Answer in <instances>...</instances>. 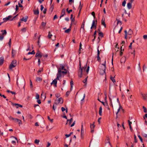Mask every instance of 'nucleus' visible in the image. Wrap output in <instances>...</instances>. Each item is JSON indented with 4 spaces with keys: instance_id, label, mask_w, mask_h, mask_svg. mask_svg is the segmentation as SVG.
<instances>
[{
    "instance_id": "obj_1",
    "label": "nucleus",
    "mask_w": 147,
    "mask_h": 147,
    "mask_svg": "<svg viewBox=\"0 0 147 147\" xmlns=\"http://www.w3.org/2000/svg\"><path fill=\"white\" fill-rule=\"evenodd\" d=\"M80 69L79 71V76L80 77H82V75L84 74V73L86 71V74H87L89 72L90 69V67L89 66H87V63H86L83 67L82 68L81 67L80 63Z\"/></svg>"
},
{
    "instance_id": "obj_2",
    "label": "nucleus",
    "mask_w": 147,
    "mask_h": 147,
    "mask_svg": "<svg viewBox=\"0 0 147 147\" xmlns=\"http://www.w3.org/2000/svg\"><path fill=\"white\" fill-rule=\"evenodd\" d=\"M106 66V60L103 64H102L100 66V73L101 75H103L105 74Z\"/></svg>"
},
{
    "instance_id": "obj_3",
    "label": "nucleus",
    "mask_w": 147,
    "mask_h": 147,
    "mask_svg": "<svg viewBox=\"0 0 147 147\" xmlns=\"http://www.w3.org/2000/svg\"><path fill=\"white\" fill-rule=\"evenodd\" d=\"M17 65V61L16 60L12 61L11 63L10 64L9 68L10 69H11L15 67Z\"/></svg>"
},
{
    "instance_id": "obj_4",
    "label": "nucleus",
    "mask_w": 147,
    "mask_h": 147,
    "mask_svg": "<svg viewBox=\"0 0 147 147\" xmlns=\"http://www.w3.org/2000/svg\"><path fill=\"white\" fill-rule=\"evenodd\" d=\"M97 20H96V21L93 20L92 22V26L91 27V29H92V28H95V29L96 27Z\"/></svg>"
},
{
    "instance_id": "obj_5",
    "label": "nucleus",
    "mask_w": 147,
    "mask_h": 147,
    "mask_svg": "<svg viewBox=\"0 0 147 147\" xmlns=\"http://www.w3.org/2000/svg\"><path fill=\"white\" fill-rule=\"evenodd\" d=\"M95 122H94L93 124H90V127L91 129V132L93 133L94 131V129L95 128Z\"/></svg>"
},
{
    "instance_id": "obj_6",
    "label": "nucleus",
    "mask_w": 147,
    "mask_h": 147,
    "mask_svg": "<svg viewBox=\"0 0 147 147\" xmlns=\"http://www.w3.org/2000/svg\"><path fill=\"white\" fill-rule=\"evenodd\" d=\"M63 99L61 97L58 99V100L55 103L56 104H58L59 103L62 104L63 103Z\"/></svg>"
},
{
    "instance_id": "obj_7",
    "label": "nucleus",
    "mask_w": 147,
    "mask_h": 147,
    "mask_svg": "<svg viewBox=\"0 0 147 147\" xmlns=\"http://www.w3.org/2000/svg\"><path fill=\"white\" fill-rule=\"evenodd\" d=\"M42 56V54L38 50L36 54L35 57H39L41 58Z\"/></svg>"
},
{
    "instance_id": "obj_8",
    "label": "nucleus",
    "mask_w": 147,
    "mask_h": 147,
    "mask_svg": "<svg viewBox=\"0 0 147 147\" xmlns=\"http://www.w3.org/2000/svg\"><path fill=\"white\" fill-rule=\"evenodd\" d=\"M61 71L60 70H58V71L57 73V77L56 78V79H58V80H59V78H60L61 76Z\"/></svg>"
},
{
    "instance_id": "obj_9",
    "label": "nucleus",
    "mask_w": 147,
    "mask_h": 147,
    "mask_svg": "<svg viewBox=\"0 0 147 147\" xmlns=\"http://www.w3.org/2000/svg\"><path fill=\"white\" fill-rule=\"evenodd\" d=\"M141 95L144 100L147 101V94L141 93Z\"/></svg>"
},
{
    "instance_id": "obj_10",
    "label": "nucleus",
    "mask_w": 147,
    "mask_h": 147,
    "mask_svg": "<svg viewBox=\"0 0 147 147\" xmlns=\"http://www.w3.org/2000/svg\"><path fill=\"white\" fill-rule=\"evenodd\" d=\"M105 18H104V17L102 18V20H101V24L102 25H103V26H104L105 28H106V24H105Z\"/></svg>"
},
{
    "instance_id": "obj_11",
    "label": "nucleus",
    "mask_w": 147,
    "mask_h": 147,
    "mask_svg": "<svg viewBox=\"0 0 147 147\" xmlns=\"http://www.w3.org/2000/svg\"><path fill=\"white\" fill-rule=\"evenodd\" d=\"M57 80H58V79H56V78L55 79H54V80L51 83V85L54 84L55 86H57Z\"/></svg>"
},
{
    "instance_id": "obj_12",
    "label": "nucleus",
    "mask_w": 147,
    "mask_h": 147,
    "mask_svg": "<svg viewBox=\"0 0 147 147\" xmlns=\"http://www.w3.org/2000/svg\"><path fill=\"white\" fill-rule=\"evenodd\" d=\"M28 17V16H26L25 18L23 17L20 20L21 21H24L25 22H26L27 21Z\"/></svg>"
},
{
    "instance_id": "obj_13",
    "label": "nucleus",
    "mask_w": 147,
    "mask_h": 147,
    "mask_svg": "<svg viewBox=\"0 0 147 147\" xmlns=\"http://www.w3.org/2000/svg\"><path fill=\"white\" fill-rule=\"evenodd\" d=\"M101 103L106 107V108L108 109L109 110H110V109L109 107V105H108V103L107 102L105 103L103 102H102Z\"/></svg>"
},
{
    "instance_id": "obj_14",
    "label": "nucleus",
    "mask_w": 147,
    "mask_h": 147,
    "mask_svg": "<svg viewBox=\"0 0 147 147\" xmlns=\"http://www.w3.org/2000/svg\"><path fill=\"white\" fill-rule=\"evenodd\" d=\"M14 122H17L19 124H22V122L19 119H18L15 118L14 120Z\"/></svg>"
},
{
    "instance_id": "obj_15",
    "label": "nucleus",
    "mask_w": 147,
    "mask_h": 147,
    "mask_svg": "<svg viewBox=\"0 0 147 147\" xmlns=\"http://www.w3.org/2000/svg\"><path fill=\"white\" fill-rule=\"evenodd\" d=\"M13 106H17L16 107L17 108H18L19 107H22V105L18 104H17V103H14L13 104Z\"/></svg>"
},
{
    "instance_id": "obj_16",
    "label": "nucleus",
    "mask_w": 147,
    "mask_h": 147,
    "mask_svg": "<svg viewBox=\"0 0 147 147\" xmlns=\"http://www.w3.org/2000/svg\"><path fill=\"white\" fill-rule=\"evenodd\" d=\"M73 119L72 118H71L70 119H67V122L66 123V125H67L68 124V122L69 121V122L68 123V124L69 125H70L71 123L72 122V121Z\"/></svg>"
},
{
    "instance_id": "obj_17",
    "label": "nucleus",
    "mask_w": 147,
    "mask_h": 147,
    "mask_svg": "<svg viewBox=\"0 0 147 147\" xmlns=\"http://www.w3.org/2000/svg\"><path fill=\"white\" fill-rule=\"evenodd\" d=\"M73 14H71V17H70V19H71V25L72 24V23H73L74 21H75V19L74 18H73Z\"/></svg>"
},
{
    "instance_id": "obj_18",
    "label": "nucleus",
    "mask_w": 147,
    "mask_h": 147,
    "mask_svg": "<svg viewBox=\"0 0 147 147\" xmlns=\"http://www.w3.org/2000/svg\"><path fill=\"white\" fill-rule=\"evenodd\" d=\"M4 58L3 57H0V65H2L4 61Z\"/></svg>"
},
{
    "instance_id": "obj_19",
    "label": "nucleus",
    "mask_w": 147,
    "mask_h": 147,
    "mask_svg": "<svg viewBox=\"0 0 147 147\" xmlns=\"http://www.w3.org/2000/svg\"><path fill=\"white\" fill-rule=\"evenodd\" d=\"M102 108L101 107H100L99 108V114L100 115L102 116Z\"/></svg>"
},
{
    "instance_id": "obj_20",
    "label": "nucleus",
    "mask_w": 147,
    "mask_h": 147,
    "mask_svg": "<svg viewBox=\"0 0 147 147\" xmlns=\"http://www.w3.org/2000/svg\"><path fill=\"white\" fill-rule=\"evenodd\" d=\"M127 7L128 9H131L132 7V3H128L127 4Z\"/></svg>"
},
{
    "instance_id": "obj_21",
    "label": "nucleus",
    "mask_w": 147,
    "mask_h": 147,
    "mask_svg": "<svg viewBox=\"0 0 147 147\" xmlns=\"http://www.w3.org/2000/svg\"><path fill=\"white\" fill-rule=\"evenodd\" d=\"M18 15V14H17V15H16V16L14 17L13 18H12L11 19H10L12 17V16H9L7 17V18H8L9 20L10 19V20L11 21V20H12L14 18H15Z\"/></svg>"
},
{
    "instance_id": "obj_22",
    "label": "nucleus",
    "mask_w": 147,
    "mask_h": 147,
    "mask_svg": "<svg viewBox=\"0 0 147 147\" xmlns=\"http://www.w3.org/2000/svg\"><path fill=\"white\" fill-rule=\"evenodd\" d=\"M64 69V66L63 65H60V67L59 68H58V70H60V71H61V70H63Z\"/></svg>"
},
{
    "instance_id": "obj_23",
    "label": "nucleus",
    "mask_w": 147,
    "mask_h": 147,
    "mask_svg": "<svg viewBox=\"0 0 147 147\" xmlns=\"http://www.w3.org/2000/svg\"><path fill=\"white\" fill-rule=\"evenodd\" d=\"M65 9H63L61 13V15H62V16H64V15L65 14Z\"/></svg>"
},
{
    "instance_id": "obj_24",
    "label": "nucleus",
    "mask_w": 147,
    "mask_h": 147,
    "mask_svg": "<svg viewBox=\"0 0 147 147\" xmlns=\"http://www.w3.org/2000/svg\"><path fill=\"white\" fill-rule=\"evenodd\" d=\"M16 54V51L12 49V57H14Z\"/></svg>"
},
{
    "instance_id": "obj_25",
    "label": "nucleus",
    "mask_w": 147,
    "mask_h": 147,
    "mask_svg": "<svg viewBox=\"0 0 147 147\" xmlns=\"http://www.w3.org/2000/svg\"><path fill=\"white\" fill-rule=\"evenodd\" d=\"M84 24H85V22L84 20L83 22H82L81 28H82L84 30Z\"/></svg>"
},
{
    "instance_id": "obj_26",
    "label": "nucleus",
    "mask_w": 147,
    "mask_h": 147,
    "mask_svg": "<svg viewBox=\"0 0 147 147\" xmlns=\"http://www.w3.org/2000/svg\"><path fill=\"white\" fill-rule=\"evenodd\" d=\"M42 79L40 77H37L36 78V80L37 82H39L41 81Z\"/></svg>"
},
{
    "instance_id": "obj_27",
    "label": "nucleus",
    "mask_w": 147,
    "mask_h": 147,
    "mask_svg": "<svg viewBox=\"0 0 147 147\" xmlns=\"http://www.w3.org/2000/svg\"><path fill=\"white\" fill-rule=\"evenodd\" d=\"M51 5V6L50 8V10L51 11V12H52L54 9V3H53V4Z\"/></svg>"
},
{
    "instance_id": "obj_28",
    "label": "nucleus",
    "mask_w": 147,
    "mask_h": 147,
    "mask_svg": "<svg viewBox=\"0 0 147 147\" xmlns=\"http://www.w3.org/2000/svg\"><path fill=\"white\" fill-rule=\"evenodd\" d=\"M1 32H3L2 35L3 36L7 34V32L6 30H2Z\"/></svg>"
},
{
    "instance_id": "obj_29",
    "label": "nucleus",
    "mask_w": 147,
    "mask_h": 147,
    "mask_svg": "<svg viewBox=\"0 0 147 147\" xmlns=\"http://www.w3.org/2000/svg\"><path fill=\"white\" fill-rule=\"evenodd\" d=\"M34 13L35 15H38L39 14V11L38 9L36 10H34Z\"/></svg>"
},
{
    "instance_id": "obj_30",
    "label": "nucleus",
    "mask_w": 147,
    "mask_h": 147,
    "mask_svg": "<svg viewBox=\"0 0 147 147\" xmlns=\"http://www.w3.org/2000/svg\"><path fill=\"white\" fill-rule=\"evenodd\" d=\"M71 26L69 28L65 30V32L66 33H68L71 30Z\"/></svg>"
},
{
    "instance_id": "obj_31",
    "label": "nucleus",
    "mask_w": 147,
    "mask_h": 147,
    "mask_svg": "<svg viewBox=\"0 0 147 147\" xmlns=\"http://www.w3.org/2000/svg\"><path fill=\"white\" fill-rule=\"evenodd\" d=\"M133 31L131 29H129L128 31V34L131 35L133 34Z\"/></svg>"
},
{
    "instance_id": "obj_32",
    "label": "nucleus",
    "mask_w": 147,
    "mask_h": 147,
    "mask_svg": "<svg viewBox=\"0 0 147 147\" xmlns=\"http://www.w3.org/2000/svg\"><path fill=\"white\" fill-rule=\"evenodd\" d=\"M110 79L114 84L115 82L116 81L115 79H114V77H111Z\"/></svg>"
},
{
    "instance_id": "obj_33",
    "label": "nucleus",
    "mask_w": 147,
    "mask_h": 147,
    "mask_svg": "<svg viewBox=\"0 0 147 147\" xmlns=\"http://www.w3.org/2000/svg\"><path fill=\"white\" fill-rule=\"evenodd\" d=\"M35 53V52H34V50H33L31 52H29L28 53L27 55H30V54H33L34 55Z\"/></svg>"
},
{
    "instance_id": "obj_34",
    "label": "nucleus",
    "mask_w": 147,
    "mask_h": 147,
    "mask_svg": "<svg viewBox=\"0 0 147 147\" xmlns=\"http://www.w3.org/2000/svg\"><path fill=\"white\" fill-rule=\"evenodd\" d=\"M98 35L99 36L101 37V38L103 37L104 36L103 33L101 32H99V33Z\"/></svg>"
},
{
    "instance_id": "obj_35",
    "label": "nucleus",
    "mask_w": 147,
    "mask_h": 147,
    "mask_svg": "<svg viewBox=\"0 0 147 147\" xmlns=\"http://www.w3.org/2000/svg\"><path fill=\"white\" fill-rule=\"evenodd\" d=\"M88 77H87L83 81V82L85 84H87V78Z\"/></svg>"
},
{
    "instance_id": "obj_36",
    "label": "nucleus",
    "mask_w": 147,
    "mask_h": 147,
    "mask_svg": "<svg viewBox=\"0 0 147 147\" xmlns=\"http://www.w3.org/2000/svg\"><path fill=\"white\" fill-rule=\"evenodd\" d=\"M117 24H119L120 25H121L122 24V22L119 19H117Z\"/></svg>"
},
{
    "instance_id": "obj_37",
    "label": "nucleus",
    "mask_w": 147,
    "mask_h": 147,
    "mask_svg": "<svg viewBox=\"0 0 147 147\" xmlns=\"http://www.w3.org/2000/svg\"><path fill=\"white\" fill-rule=\"evenodd\" d=\"M142 107L144 109V112L146 113H147V110L146 108L144 106H143Z\"/></svg>"
},
{
    "instance_id": "obj_38",
    "label": "nucleus",
    "mask_w": 147,
    "mask_h": 147,
    "mask_svg": "<svg viewBox=\"0 0 147 147\" xmlns=\"http://www.w3.org/2000/svg\"><path fill=\"white\" fill-rule=\"evenodd\" d=\"M21 31L23 32H25L26 31V28H24L21 29Z\"/></svg>"
},
{
    "instance_id": "obj_39",
    "label": "nucleus",
    "mask_w": 147,
    "mask_h": 147,
    "mask_svg": "<svg viewBox=\"0 0 147 147\" xmlns=\"http://www.w3.org/2000/svg\"><path fill=\"white\" fill-rule=\"evenodd\" d=\"M40 140H39L36 139L35 140L34 143L37 144H38Z\"/></svg>"
},
{
    "instance_id": "obj_40",
    "label": "nucleus",
    "mask_w": 147,
    "mask_h": 147,
    "mask_svg": "<svg viewBox=\"0 0 147 147\" xmlns=\"http://www.w3.org/2000/svg\"><path fill=\"white\" fill-rule=\"evenodd\" d=\"M3 22H5L7 21H8L9 20L8 19V18H7V17L6 18H3Z\"/></svg>"
},
{
    "instance_id": "obj_41",
    "label": "nucleus",
    "mask_w": 147,
    "mask_h": 147,
    "mask_svg": "<svg viewBox=\"0 0 147 147\" xmlns=\"http://www.w3.org/2000/svg\"><path fill=\"white\" fill-rule=\"evenodd\" d=\"M4 36L0 34V41H2L4 38Z\"/></svg>"
},
{
    "instance_id": "obj_42",
    "label": "nucleus",
    "mask_w": 147,
    "mask_h": 147,
    "mask_svg": "<svg viewBox=\"0 0 147 147\" xmlns=\"http://www.w3.org/2000/svg\"><path fill=\"white\" fill-rule=\"evenodd\" d=\"M48 119L49 120L51 123H52L53 121V119H51L49 116L47 117Z\"/></svg>"
},
{
    "instance_id": "obj_43",
    "label": "nucleus",
    "mask_w": 147,
    "mask_h": 147,
    "mask_svg": "<svg viewBox=\"0 0 147 147\" xmlns=\"http://www.w3.org/2000/svg\"><path fill=\"white\" fill-rule=\"evenodd\" d=\"M52 36V34H51V33L50 32H49V34L48 35V37L49 38H51V37Z\"/></svg>"
},
{
    "instance_id": "obj_44",
    "label": "nucleus",
    "mask_w": 147,
    "mask_h": 147,
    "mask_svg": "<svg viewBox=\"0 0 147 147\" xmlns=\"http://www.w3.org/2000/svg\"><path fill=\"white\" fill-rule=\"evenodd\" d=\"M138 136L139 139H140L141 142H143V140L141 137L140 135H138Z\"/></svg>"
},
{
    "instance_id": "obj_45",
    "label": "nucleus",
    "mask_w": 147,
    "mask_h": 147,
    "mask_svg": "<svg viewBox=\"0 0 147 147\" xmlns=\"http://www.w3.org/2000/svg\"><path fill=\"white\" fill-rule=\"evenodd\" d=\"M82 45L81 44V43L80 42V48H79V51L80 52L81 51V49H82Z\"/></svg>"
},
{
    "instance_id": "obj_46",
    "label": "nucleus",
    "mask_w": 147,
    "mask_h": 147,
    "mask_svg": "<svg viewBox=\"0 0 147 147\" xmlns=\"http://www.w3.org/2000/svg\"><path fill=\"white\" fill-rule=\"evenodd\" d=\"M109 100L110 101V103L109 105L110 106H111L112 107H113V105L111 99L110 98H109Z\"/></svg>"
},
{
    "instance_id": "obj_47",
    "label": "nucleus",
    "mask_w": 147,
    "mask_h": 147,
    "mask_svg": "<svg viewBox=\"0 0 147 147\" xmlns=\"http://www.w3.org/2000/svg\"><path fill=\"white\" fill-rule=\"evenodd\" d=\"M134 142L135 143H136L138 141L136 138V136L135 135H134Z\"/></svg>"
},
{
    "instance_id": "obj_48",
    "label": "nucleus",
    "mask_w": 147,
    "mask_h": 147,
    "mask_svg": "<svg viewBox=\"0 0 147 147\" xmlns=\"http://www.w3.org/2000/svg\"><path fill=\"white\" fill-rule=\"evenodd\" d=\"M30 87L31 88L33 87L32 83L31 80H30Z\"/></svg>"
},
{
    "instance_id": "obj_49",
    "label": "nucleus",
    "mask_w": 147,
    "mask_h": 147,
    "mask_svg": "<svg viewBox=\"0 0 147 147\" xmlns=\"http://www.w3.org/2000/svg\"><path fill=\"white\" fill-rule=\"evenodd\" d=\"M66 11L68 13H70L71 12H72V9H70L68 11V8H67L66 9Z\"/></svg>"
},
{
    "instance_id": "obj_50",
    "label": "nucleus",
    "mask_w": 147,
    "mask_h": 147,
    "mask_svg": "<svg viewBox=\"0 0 147 147\" xmlns=\"http://www.w3.org/2000/svg\"><path fill=\"white\" fill-rule=\"evenodd\" d=\"M39 97H40L39 95L38 94H36V99H38L39 98Z\"/></svg>"
},
{
    "instance_id": "obj_51",
    "label": "nucleus",
    "mask_w": 147,
    "mask_h": 147,
    "mask_svg": "<svg viewBox=\"0 0 147 147\" xmlns=\"http://www.w3.org/2000/svg\"><path fill=\"white\" fill-rule=\"evenodd\" d=\"M92 15L93 16L94 18H95V12H92Z\"/></svg>"
},
{
    "instance_id": "obj_52",
    "label": "nucleus",
    "mask_w": 147,
    "mask_h": 147,
    "mask_svg": "<svg viewBox=\"0 0 147 147\" xmlns=\"http://www.w3.org/2000/svg\"><path fill=\"white\" fill-rule=\"evenodd\" d=\"M126 1H123L122 3V5L123 6H125L126 4Z\"/></svg>"
},
{
    "instance_id": "obj_53",
    "label": "nucleus",
    "mask_w": 147,
    "mask_h": 147,
    "mask_svg": "<svg viewBox=\"0 0 147 147\" xmlns=\"http://www.w3.org/2000/svg\"><path fill=\"white\" fill-rule=\"evenodd\" d=\"M46 25V23L44 22H42V26L43 27H45Z\"/></svg>"
},
{
    "instance_id": "obj_54",
    "label": "nucleus",
    "mask_w": 147,
    "mask_h": 147,
    "mask_svg": "<svg viewBox=\"0 0 147 147\" xmlns=\"http://www.w3.org/2000/svg\"><path fill=\"white\" fill-rule=\"evenodd\" d=\"M80 6L79 7V8H80V11L79 12H80L81 10V9H82V5L81 6V2H80Z\"/></svg>"
},
{
    "instance_id": "obj_55",
    "label": "nucleus",
    "mask_w": 147,
    "mask_h": 147,
    "mask_svg": "<svg viewBox=\"0 0 147 147\" xmlns=\"http://www.w3.org/2000/svg\"><path fill=\"white\" fill-rule=\"evenodd\" d=\"M146 66H145V65H144L143 66V71H144L145 70V69H146Z\"/></svg>"
},
{
    "instance_id": "obj_56",
    "label": "nucleus",
    "mask_w": 147,
    "mask_h": 147,
    "mask_svg": "<svg viewBox=\"0 0 147 147\" xmlns=\"http://www.w3.org/2000/svg\"><path fill=\"white\" fill-rule=\"evenodd\" d=\"M0 96L3 97L4 98H6V97L4 95H2L1 93H0Z\"/></svg>"
},
{
    "instance_id": "obj_57",
    "label": "nucleus",
    "mask_w": 147,
    "mask_h": 147,
    "mask_svg": "<svg viewBox=\"0 0 147 147\" xmlns=\"http://www.w3.org/2000/svg\"><path fill=\"white\" fill-rule=\"evenodd\" d=\"M43 69H39L38 70V73H40L42 71Z\"/></svg>"
},
{
    "instance_id": "obj_58",
    "label": "nucleus",
    "mask_w": 147,
    "mask_h": 147,
    "mask_svg": "<svg viewBox=\"0 0 147 147\" xmlns=\"http://www.w3.org/2000/svg\"><path fill=\"white\" fill-rule=\"evenodd\" d=\"M70 92L69 91H67L66 92V95L67 96L69 94Z\"/></svg>"
},
{
    "instance_id": "obj_59",
    "label": "nucleus",
    "mask_w": 147,
    "mask_h": 147,
    "mask_svg": "<svg viewBox=\"0 0 147 147\" xmlns=\"http://www.w3.org/2000/svg\"><path fill=\"white\" fill-rule=\"evenodd\" d=\"M9 118V119L10 120H13L14 121V119H15V118H13L11 116H10Z\"/></svg>"
},
{
    "instance_id": "obj_60",
    "label": "nucleus",
    "mask_w": 147,
    "mask_h": 147,
    "mask_svg": "<svg viewBox=\"0 0 147 147\" xmlns=\"http://www.w3.org/2000/svg\"><path fill=\"white\" fill-rule=\"evenodd\" d=\"M61 73H62L63 74H66L67 73V71H61Z\"/></svg>"
},
{
    "instance_id": "obj_61",
    "label": "nucleus",
    "mask_w": 147,
    "mask_h": 147,
    "mask_svg": "<svg viewBox=\"0 0 147 147\" xmlns=\"http://www.w3.org/2000/svg\"><path fill=\"white\" fill-rule=\"evenodd\" d=\"M18 9V6L17 5H16V11H17Z\"/></svg>"
},
{
    "instance_id": "obj_62",
    "label": "nucleus",
    "mask_w": 147,
    "mask_h": 147,
    "mask_svg": "<svg viewBox=\"0 0 147 147\" xmlns=\"http://www.w3.org/2000/svg\"><path fill=\"white\" fill-rule=\"evenodd\" d=\"M47 11V9H46V8H45L43 11V13L44 14L46 13Z\"/></svg>"
},
{
    "instance_id": "obj_63",
    "label": "nucleus",
    "mask_w": 147,
    "mask_h": 147,
    "mask_svg": "<svg viewBox=\"0 0 147 147\" xmlns=\"http://www.w3.org/2000/svg\"><path fill=\"white\" fill-rule=\"evenodd\" d=\"M40 10L42 11L43 10V9H44V7L42 5H40Z\"/></svg>"
},
{
    "instance_id": "obj_64",
    "label": "nucleus",
    "mask_w": 147,
    "mask_h": 147,
    "mask_svg": "<svg viewBox=\"0 0 147 147\" xmlns=\"http://www.w3.org/2000/svg\"><path fill=\"white\" fill-rule=\"evenodd\" d=\"M143 37L144 39H146L147 38V35H144L143 36Z\"/></svg>"
}]
</instances>
